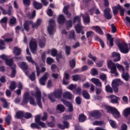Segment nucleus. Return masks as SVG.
Listing matches in <instances>:
<instances>
[{
	"label": "nucleus",
	"mask_w": 130,
	"mask_h": 130,
	"mask_svg": "<svg viewBox=\"0 0 130 130\" xmlns=\"http://www.w3.org/2000/svg\"><path fill=\"white\" fill-rule=\"evenodd\" d=\"M83 21L85 25H87V24L90 23V17H89L88 14H85V15L83 16Z\"/></svg>",
	"instance_id": "obj_31"
},
{
	"label": "nucleus",
	"mask_w": 130,
	"mask_h": 130,
	"mask_svg": "<svg viewBox=\"0 0 130 130\" xmlns=\"http://www.w3.org/2000/svg\"><path fill=\"white\" fill-rule=\"evenodd\" d=\"M69 39H75V30L71 31L69 35Z\"/></svg>",
	"instance_id": "obj_51"
},
{
	"label": "nucleus",
	"mask_w": 130,
	"mask_h": 130,
	"mask_svg": "<svg viewBox=\"0 0 130 130\" xmlns=\"http://www.w3.org/2000/svg\"><path fill=\"white\" fill-rule=\"evenodd\" d=\"M70 79V75L69 74L67 73H64V78L63 79V84L64 85H69V83L70 82L69 81H66L67 80H69Z\"/></svg>",
	"instance_id": "obj_25"
},
{
	"label": "nucleus",
	"mask_w": 130,
	"mask_h": 130,
	"mask_svg": "<svg viewBox=\"0 0 130 130\" xmlns=\"http://www.w3.org/2000/svg\"><path fill=\"white\" fill-rule=\"evenodd\" d=\"M64 22H66V18L63 15H59L58 18V23L60 24V25H62Z\"/></svg>",
	"instance_id": "obj_23"
},
{
	"label": "nucleus",
	"mask_w": 130,
	"mask_h": 130,
	"mask_svg": "<svg viewBox=\"0 0 130 130\" xmlns=\"http://www.w3.org/2000/svg\"><path fill=\"white\" fill-rule=\"evenodd\" d=\"M9 37H10V35L7 34L4 37H3V38L5 39V41H6V42H11L13 41V39L9 38Z\"/></svg>",
	"instance_id": "obj_38"
},
{
	"label": "nucleus",
	"mask_w": 130,
	"mask_h": 130,
	"mask_svg": "<svg viewBox=\"0 0 130 130\" xmlns=\"http://www.w3.org/2000/svg\"><path fill=\"white\" fill-rule=\"evenodd\" d=\"M19 66L20 67V68H21V69H22V70H23V71H24L25 75H26V76H27V75H28L29 73L26 71H27V70L28 69V65H27V63H26V62H22L19 63Z\"/></svg>",
	"instance_id": "obj_14"
},
{
	"label": "nucleus",
	"mask_w": 130,
	"mask_h": 130,
	"mask_svg": "<svg viewBox=\"0 0 130 130\" xmlns=\"http://www.w3.org/2000/svg\"><path fill=\"white\" fill-rule=\"evenodd\" d=\"M29 47L31 52L35 54L36 53V49L37 48V43L36 42V40H31L29 43Z\"/></svg>",
	"instance_id": "obj_11"
},
{
	"label": "nucleus",
	"mask_w": 130,
	"mask_h": 130,
	"mask_svg": "<svg viewBox=\"0 0 130 130\" xmlns=\"http://www.w3.org/2000/svg\"><path fill=\"white\" fill-rule=\"evenodd\" d=\"M106 110L109 113H111L113 116L115 118H119L120 117V114L119 112L115 108H112L110 106H106Z\"/></svg>",
	"instance_id": "obj_9"
},
{
	"label": "nucleus",
	"mask_w": 130,
	"mask_h": 130,
	"mask_svg": "<svg viewBox=\"0 0 130 130\" xmlns=\"http://www.w3.org/2000/svg\"><path fill=\"white\" fill-rule=\"evenodd\" d=\"M48 53H50L52 56H56V54H57V51L55 49L48 50Z\"/></svg>",
	"instance_id": "obj_33"
},
{
	"label": "nucleus",
	"mask_w": 130,
	"mask_h": 130,
	"mask_svg": "<svg viewBox=\"0 0 130 130\" xmlns=\"http://www.w3.org/2000/svg\"><path fill=\"white\" fill-rule=\"evenodd\" d=\"M98 38V40L100 42V43L101 46L102 47V48H104L105 44H104V42L103 41V40L99 39V38Z\"/></svg>",
	"instance_id": "obj_62"
},
{
	"label": "nucleus",
	"mask_w": 130,
	"mask_h": 130,
	"mask_svg": "<svg viewBox=\"0 0 130 130\" xmlns=\"http://www.w3.org/2000/svg\"><path fill=\"white\" fill-rule=\"evenodd\" d=\"M124 64L125 66L126 70L127 72H128V69H129L130 63L128 62L127 61H125L124 62Z\"/></svg>",
	"instance_id": "obj_60"
},
{
	"label": "nucleus",
	"mask_w": 130,
	"mask_h": 130,
	"mask_svg": "<svg viewBox=\"0 0 130 130\" xmlns=\"http://www.w3.org/2000/svg\"><path fill=\"white\" fill-rule=\"evenodd\" d=\"M45 38H43L42 40H40L39 45L41 47H44L45 46Z\"/></svg>",
	"instance_id": "obj_43"
},
{
	"label": "nucleus",
	"mask_w": 130,
	"mask_h": 130,
	"mask_svg": "<svg viewBox=\"0 0 130 130\" xmlns=\"http://www.w3.org/2000/svg\"><path fill=\"white\" fill-rule=\"evenodd\" d=\"M73 80L77 82V81H79V80H81V76L80 75H73L72 76Z\"/></svg>",
	"instance_id": "obj_48"
},
{
	"label": "nucleus",
	"mask_w": 130,
	"mask_h": 130,
	"mask_svg": "<svg viewBox=\"0 0 130 130\" xmlns=\"http://www.w3.org/2000/svg\"><path fill=\"white\" fill-rule=\"evenodd\" d=\"M109 98L111 99V103H117V102H118V100H119V98L117 97L115 95H110Z\"/></svg>",
	"instance_id": "obj_28"
},
{
	"label": "nucleus",
	"mask_w": 130,
	"mask_h": 130,
	"mask_svg": "<svg viewBox=\"0 0 130 130\" xmlns=\"http://www.w3.org/2000/svg\"><path fill=\"white\" fill-rule=\"evenodd\" d=\"M90 28H91L92 30L96 31V32H97V33H98L100 35H103V31H102V29H101V28L100 27L98 26H92L90 27Z\"/></svg>",
	"instance_id": "obj_20"
},
{
	"label": "nucleus",
	"mask_w": 130,
	"mask_h": 130,
	"mask_svg": "<svg viewBox=\"0 0 130 130\" xmlns=\"http://www.w3.org/2000/svg\"><path fill=\"white\" fill-rule=\"evenodd\" d=\"M70 66L72 69H74L76 66V60L72 59V60L70 61Z\"/></svg>",
	"instance_id": "obj_47"
},
{
	"label": "nucleus",
	"mask_w": 130,
	"mask_h": 130,
	"mask_svg": "<svg viewBox=\"0 0 130 130\" xmlns=\"http://www.w3.org/2000/svg\"><path fill=\"white\" fill-rule=\"evenodd\" d=\"M73 22L74 23H76V22H78V24L75 27L76 32L78 33V34L81 33L82 35H84L85 32L83 30L84 27H83V26L81 24V17H80V16H76L74 18Z\"/></svg>",
	"instance_id": "obj_5"
},
{
	"label": "nucleus",
	"mask_w": 130,
	"mask_h": 130,
	"mask_svg": "<svg viewBox=\"0 0 130 130\" xmlns=\"http://www.w3.org/2000/svg\"><path fill=\"white\" fill-rule=\"evenodd\" d=\"M104 122L101 121H95L93 122V125H102V124H104Z\"/></svg>",
	"instance_id": "obj_53"
},
{
	"label": "nucleus",
	"mask_w": 130,
	"mask_h": 130,
	"mask_svg": "<svg viewBox=\"0 0 130 130\" xmlns=\"http://www.w3.org/2000/svg\"><path fill=\"white\" fill-rule=\"evenodd\" d=\"M87 119V117L84 114L79 115V120L80 122H84Z\"/></svg>",
	"instance_id": "obj_40"
},
{
	"label": "nucleus",
	"mask_w": 130,
	"mask_h": 130,
	"mask_svg": "<svg viewBox=\"0 0 130 130\" xmlns=\"http://www.w3.org/2000/svg\"><path fill=\"white\" fill-rule=\"evenodd\" d=\"M42 20L40 19H37L36 23H33V21L31 20H26L23 24V27L25 31H29L30 30V25H31V27L33 29H37L40 24H41Z\"/></svg>",
	"instance_id": "obj_4"
},
{
	"label": "nucleus",
	"mask_w": 130,
	"mask_h": 130,
	"mask_svg": "<svg viewBox=\"0 0 130 130\" xmlns=\"http://www.w3.org/2000/svg\"><path fill=\"white\" fill-rule=\"evenodd\" d=\"M6 46H5V42L2 40H0V50L5 49Z\"/></svg>",
	"instance_id": "obj_50"
},
{
	"label": "nucleus",
	"mask_w": 130,
	"mask_h": 130,
	"mask_svg": "<svg viewBox=\"0 0 130 130\" xmlns=\"http://www.w3.org/2000/svg\"><path fill=\"white\" fill-rule=\"evenodd\" d=\"M104 16L107 20H110L112 18V16L110 14V9L107 8L104 10Z\"/></svg>",
	"instance_id": "obj_16"
},
{
	"label": "nucleus",
	"mask_w": 130,
	"mask_h": 130,
	"mask_svg": "<svg viewBox=\"0 0 130 130\" xmlns=\"http://www.w3.org/2000/svg\"><path fill=\"white\" fill-rule=\"evenodd\" d=\"M62 94V91L60 89H57L55 90L53 93H51L48 95V98L51 101V102H55V99L57 98L59 99L61 97Z\"/></svg>",
	"instance_id": "obj_6"
},
{
	"label": "nucleus",
	"mask_w": 130,
	"mask_h": 130,
	"mask_svg": "<svg viewBox=\"0 0 130 130\" xmlns=\"http://www.w3.org/2000/svg\"><path fill=\"white\" fill-rule=\"evenodd\" d=\"M1 101H2V102H3V103H4L3 107H4V108H9L10 104L8 103V102H7V101H6V99H5L4 98H2Z\"/></svg>",
	"instance_id": "obj_41"
},
{
	"label": "nucleus",
	"mask_w": 130,
	"mask_h": 130,
	"mask_svg": "<svg viewBox=\"0 0 130 130\" xmlns=\"http://www.w3.org/2000/svg\"><path fill=\"white\" fill-rule=\"evenodd\" d=\"M29 78L31 81H35V73L32 72V74L29 76Z\"/></svg>",
	"instance_id": "obj_59"
},
{
	"label": "nucleus",
	"mask_w": 130,
	"mask_h": 130,
	"mask_svg": "<svg viewBox=\"0 0 130 130\" xmlns=\"http://www.w3.org/2000/svg\"><path fill=\"white\" fill-rule=\"evenodd\" d=\"M0 11H2L3 15H7L8 14L9 16H11L13 14V8L12 6L9 7L8 11L7 12V11L5 10L3 7L0 6Z\"/></svg>",
	"instance_id": "obj_13"
},
{
	"label": "nucleus",
	"mask_w": 130,
	"mask_h": 130,
	"mask_svg": "<svg viewBox=\"0 0 130 130\" xmlns=\"http://www.w3.org/2000/svg\"><path fill=\"white\" fill-rule=\"evenodd\" d=\"M30 126L32 128H37L38 129H40V127L39 126V125L35 123H33L30 125Z\"/></svg>",
	"instance_id": "obj_52"
},
{
	"label": "nucleus",
	"mask_w": 130,
	"mask_h": 130,
	"mask_svg": "<svg viewBox=\"0 0 130 130\" xmlns=\"http://www.w3.org/2000/svg\"><path fill=\"white\" fill-rule=\"evenodd\" d=\"M62 102L63 104L66 105V106L69 108V111H70V112H72V111L74 110V109L73 108V104H72V103L64 100H63Z\"/></svg>",
	"instance_id": "obj_18"
},
{
	"label": "nucleus",
	"mask_w": 130,
	"mask_h": 130,
	"mask_svg": "<svg viewBox=\"0 0 130 130\" xmlns=\"http://www.w3.org/2000/svg\"><path fill=\"white\" fill-rule=\"evenodd\" d=\"M66 52L68 55H69V54H70V53H71V47H69L68 46H67L66 47Z\"/></svg>",
	"instance_id": "obj_61"
},
{
	"label": "nucleus",
	"mask_w": 130,
	"mask_h": 130,
	"mask_svg": "<svg viewBox=\"0 0 130 130\" xmlns=\"http://www.w3.org/2000/svg\"><path fill=\"white\" fill-rule=\"evenodd\" d=\"M54 61V60L52 58L48 57L47 58V63H48V64H51V63H52Z\"/></svg>",
	"instance_id": "obj_55"
},
{
	"label": "nucleus",
	"mask_w": 130,
	"mask_h": 130,
	"mask_svg": "<svg viewBox=\"0 0 130 130\" xmlns=\"http://www.w3.org/2000/svg\"><path fill=\"white\" fill-rule=\"evenodd\" d=\"M26 59L28 61V62H31V63H32V64H35L36 66V69L37 71V77H39L40 76V74L42 72H45L46 69L45 68H42L41 71H40V69H39V67H38V65H37V63L33 60V59H32V57L31 56H27Z\"/></svg>",
	"instance_id": "obj_7"
},
{
	"label": "nucleus",
	"mask_w": 130,
	"mask_h": 130,
	"mask_svg": "<svg viewBox=\"0 0 130 130\" xmlns=\"http://www.w3.org/2000/svg\"><path fill=\"white\" fill-rule=\"evenodd\" d=\"M41 115H37L35 117V122L42 127H46V125L43 122L40 121Z\"/></svg>",
	"instance_id": "obj_12"
},
{
	"label": "nucleus",
	"mask_w": 130,
	"mask_h": 130,
	"mask_svg": "<svg viewBox=\"0 0 130 130\" xmlns=\"http://www.w3.org/2000/svg\"><path fill=\"white\" fill-rule=\"evenodd\" d=\"M90 115H91L92 117L96 118V119H98L101 116V114L99 111H94L90 113Z\"/></svg>",
	"instance_id": "obj_19"
},
{
	"label": "nucleus",
	"mask_w": 130,
	"mask_h": 130,
	"mask_svg": "<svg viewBox=\"0 0 130 130\" xmlns=\"http://www.w3.org/2000/svg\"><path fill=\"white\" fill-rule=\"evenodd\" d=\"M105 89L106 92H109V93H112L113 92L112 88H111V87H110V86L109 85H106Z\"/></svg>",
	"instance_id": "obj_49"
},
{
	"label": "nucleus",
	"mask_w": 130,
	"mask_h": 130,
	"mask_svg": "<svg viewBox=\"0 0 130 130\" xmlns=\"http://www.w3.org/2000/svg\"><path fill=\"white\" fill-rule=\"evenodd\" d=\"M11 120H12V117L11 116V115H9L5 118V121H6V123H7V124L10 125Z\"/></svg>",
	"instance_id": "obj_46"
},
{
	"label": "nucleus",
	"mask_w": 130,
	"mask_h": 130,
	"mask_svg": "<svg viewBox=\"0 0 130 130\" xmlns=\"http://www.w3.org/2000/svg\"><path fill=\"white\" fill-rule=\"evenodd\" d=\"M82 101V99H81V98L78 96L76 99V103L77 104H78V105H80L81 104Z\"/></svg>",
	"instance_id": "obj_63"
},
{
	"label": "nucleus",
	"mask_w": 130,
	"mask_h": 130,
	"mask_svg": "<svg viewBox=\"0 0 130 130\" xmlns=\"http://www.w3.org/2000/svg\"><path fill=\"white\" fill-rule=\"evenodd\" d=\"M82 95L85 99H90V94L88 93L87 90H83L82 91Z\"/></svg>",
	"instance_id": "obj_34"
},
{
	"label": "nucleus",
	"mask_w": 130,
	"mask_h": 130,
	"mask_svg": "<svg viewBox=\"0 0 130 130\" xmlns=\"http://www.w3.org/2000/svg\"><path fill=\"white\" fill-rule=\"evenodd\" d=\"M112 56V57H116L114 59V61H119L120 60V54L117 52H113Z\"/></svg>",
	"instance_id": "obj_22"
},
{
	"label": "nucleus",
	"mask_w": 130,
	"mask_h": 130,
	"mask_svg": "<svg viewBox=\"0 0 130 130\" xmlns=\"http://www.w3.org/2000/svg\"><path fill=\"white\" fill-rule=\"evenodd\" d=\"M67 29L69 30V28H71L72 27V20H69L67 22Z\"/></svg>",
	"instance_id": "obj_64"
},
{
	"label": "nucleus",
	"mask_w": 130,
	"mask_h": 130,
	"mask_svg": "<svg viewBox=\"0 0 130 130\" xmlns=\"http://www.w3.org/2000/svg\"><path fill=\"white\" fill-rule=\"evenodd\" d=\"M9 88L11 91H14L16 89V82L15 81L11 82Z\"/></svg>",
	"instance_id": "obj_44"
},
{
	"label": "nucleus",
	"mask_w": 130,
	"mask_h": 130,
	"mask_svg": "<svg viewBox=\"0 0 130 130\" xmlns=\"http://www.w3.org/2000/svg\"><path fill=\"white\" fill-rule=\"evenodd\" d=\"M63 123L64 124V126L60 124H58V127L60 129H64L65 128H69L70 125L69 124V123H68V122L63 121Z\"/></svg>",
	"instance_id": "obj_21"
},
{
	"label": "nucleus",
	"mask_w": 130,
	"mask_h": 130,
	"mask_svg": "<svg viewBox=\"0 0 130 130\" xmlns=\"http://www.w3.org/2000/svg\"><path fill=\"white\" fill-rule=\"evenodd\" d=\"M31 95V96H30ZM36 98L37 103L35 102L34 98ZM29 102L31 105L36 106L38 105L40 108H42V103L41 102V92L39 90L35 93L34 91H32L29 94L28 92H25L23 96V104H27Z\"/></svg>",
	"instance_id": "obj_1"
},
{
	"label": "nucleus",
	"mask_w": 130,
	"mask_h": 130,
	"mask_svg": "<svg viewBox=\"0 0 130 130\" xmlns=\"http://www.w3.org/2000/svg\"><path fill=\"white\" fill-rule=\"evenodd\" d=\"M22 50H21V49L18 48L17 47H14L13 49V53L15 54V55H20L21 54Z\"/></svg>",
	"instance_id": "obj_29"
},
{
	"label": "nucleus",
	"mask_w": 130,
	"mask_h": 130,
	"mask_svg": "<svg viewBox=\"0 0 130 130\" xmlns=\"http://www.w3.org/2000/svg\"><path fill=\"white\" fill-rule=\"evenodd\" d=\"M57 110H59L60 112H64V110H66L64 106L62 105H58L57 106Z\"/></svg>",
	"instance_id": "obj_36"
},
{
	"label": "nucleus",
	"mask_w": 130,
	"mask_h": 130,
	"mask_svg": "<svg viewBox=\"0 0 130 130\" xmlns=\"http://www.w3.org/2000/svg\"><path fill=\"white\" fill-rule=\"evenodd\" d=\"M91 74L92 76L98 75V71L95 68H93L91 71Z\"/></svg>",
	"instance_id": "obj_54"
},
{
	"label": "nucleus",
	"mask_w": 130,
	"mask_h": 130,
	"mask_svg": "<svg viewBox=\"0 0 130 130\" xmlns=\"http://www.w3.org/2000/svg\"><path fill=\"white\" fill-rule=\"evenodd\" d=\"M107 39L109 41L110 46H112L113 45V38L110 34H108Z\"/></svg>",
	"instance_id": "obj_39"
},
{
	"label": "nucleus",
	"mask_w": 130,
	"mask_h": 130,
	"mask_svg": "<svg viewBox=\"0 0 130 130\" xmlns=\"http://www.w3.org/2000/svg\"><path fill=\"white\" fill-rule=\"evenodd\" d=\"M117 45L122 53H127L128 52V47L125 42L119 43Z\"/></svg>",
	"instance_id": "obj_10"
},
{
	"label": "nucleus",
	"mask_w": 130,
	"mask_h": 130,
	"mask_svg": "<svg viewBox=\"0 0 130 130\" xmlns=\"http://www.w3.org/2000/svg\"><path fill=\"white\" fill-rule=\"evenodd\" d=\"M0 58H1V59H3V60H5L7 66H8V67H12V66H13L14 69H12L11 77L15 78V76H16V69H16V64H14L13 59H8V56L5 55H1Z\"/></svg>",
	"instance_id": "obj_3"
},
{
	"label": "nucleus",
	"mask_w": 130,
	"mask_h": 130,
	"mask_svg": "<svg viewBox=\"0 0 130 130\" xmlns=\"http://www.w3.org/2000/svg\"><path fill=\"white\" fill-rule=\"evenodd\" d=\"M121 84H122V81H121L119 79H116L113 80L112 82V87H118V86H119V85H121Z\"/></svg>",
	"instance_id": "obj_17"
},
{
	"label": "nucleus",
	"mask_w": 130,
	"mask_h": 130,
	"mask_svg": "<svg viewBox=\"0 0 130 130\" xmlns=\"http://www.w3.org/2000/svg\"><path fill=\"white\" fill-rule=\"evenodd\" d=\"M34 7L36 10H40V9H42V4L37 2H34Z\"/></svg>",
	"instance_id": "obj_32"
},
{
	"label": "nucleus",
	"mask_w": 130,
	"mask_h": 130,
	"mask_svg": "<svg viewBox=\"0 0 130 130\" xmlns=\"http://www.w3.org/2000/svg\"><path fill=\"white\" fill-rule=\"evenodd\" d=\"M123 113L125 117L128 116L130 114V108H127L124 110Z\"/></svg>",
	"instance_id": "obj_42"
},
{
	"label": "nucleus",
	"mask_w": 130,
	"mask_h": 130,
	"mask_svg": "<svg viewBox=\"0 0 130 130\" xmlns=\"http://www.w3.org/2000/svg\"><path fill=\"white\" fill-rule=\"evenodd\" d=\"M49 76L48 73H45L43 77L40 79L39 82L41 85H42V86H45V82H46Z\"/></svg>",
	"instance_id": "obj_15"
},
{
	"label": "nucleus",
	"mask_w": 130,
	"mask_h": 130,
	"mask_svg": "<svg viewBox=\"0 0 130 130\" xmlns=\"http://www.w3.org/2000/svg\"><path fill=\"white\" fill-rule=\"evenodd\" d=\"M7 22H8V17H4L0 21V23L2 24L4 29H6V27H7Z\"/></svg>",
	"instance_id": "obj_24"
},
{
	"label": "nucleus",
	"mask_w": 130,
	"mask_h": 130,
	"mask_svg": "<svg viewBox=\"0 0 130 130\" xmlns=\"http://www.w3.org/2000/svg\"><path fill=\"white\" fill-rule=\"evenodd\" d=\"M113 15L115 16L118 13V10H120V6L118 5L117 6L112 7Z\"/></svg>",
	"instance_id": "obj_30"
},
{
	"label": "nucleus",
	"mask_w": 130,
	"mask_h": 130,
	"mask_svg": "<svg viewBox=\"0 0 130 130\" xmlns=\"http://www.w3.org/2000/svg\"><path fill=\"white\" fill-rule=\"evenodd\" d=\"M63 98H67V99H73L74 98V96H73V94L69 91L65 92L63 94Z\"/></svg>",
	"instance_id": "obj_26"
},
{
	"label": "nucleus",
	"mask_w": 130,
	"mask_h": 130,
	"mask_svg": "<svg viewBox=\"0 0 130 130\" xmlns=\"http://www.w3.org/2000/svg\"><path fill=\"white\" fill-rule=\"evenodd\" d=\"M109 122L112 127H113V128H117V124H116V122H115L114 121L112 120H110Z\"/></svg>",
	"instance_id": "obj_45"
},
{
	"label": "nucleus",
	"mask_w": 130,
	"mask_h": 130,
	"mask_svg": "<svg viewBox=\"0 0 130 130\" xmlns=\"http://www.w3.org/2000/svg\"><path fill=\"white\" fill-rule=\"evenodd\" d=\"M68 9L69 6H65L63 9V12L64 13V14L67 15L68 18H69V17L71 16V13H69V11L68 10Z\"/></svg>",
	"instance_id": "obj_37"
},
{
	"label": "nucleus",
	"mask_w": 130,
	"mask_h": 130,
	"mask_svg": "<svg viewBox=\"0 0 130 130\" xmlns=\"http://www.w3.org/2000/svg\"><path fill=\"white\" fill-rule=\"evenodd\" d=\"M35 16H36V11L34 10L32 14H30L28 15V18L29 19H33V18H35Z\"/></svg>",
	"instance_id": "obj_56"
},
{
	"label": "nucleus",
	"mask_w": 130,
	"mask_h": 130,
	"mask_svg": "<svg viewBox=\"0 0 130 130\" xmlns=\"http://www.w3.org/2000/svg\"><path fill=\"white\" fill-rule=\"evenodd\" d=\"M23 116H24V112L22 111H18L16 113L15 118H21V117H23Z\"/></svg>",
	"instance_id": "obj_35"
},
{
	"label": "nucleus",
	"mask_w": 130,
	"mask_h": 130,
	"mask_svg": "<svg viewBox=\"0 0 130 130\" xmlns=\"http://www.w3.org/2000/svg\"><path fill=\"white\" fill-rule=\"evenodd\" d=\"M74 93H76V94H77L78 95H81V94H82V89H81V87L77 88L75 91H74Z\"/></svg>",
	"instance_id": "obj_57"
},
{
	"label": "nucleus",
	"mask_w": 130,
	"mask_h": 130,
	"mask_svg": "<svg viewBox=\"0 0 130 130\" xmlns=\"http://www.w3.org/2000/svg\"><path fill=\"white\" fill-rule=\"evenodd\" d=\"M107 66L109 70H111V74H114L116 77L118 76V73L117 72V70H116V68H117L118 71L119 72H122V74L121 77L122 78L125 80V81H128L130 79L129 75L128 73H124V68L123 66L120 64L118 63H114L112 61L109 60L107 61Z\"/></svg>",
	"instance_id": "obj_2"
},
{
	"label": "nucleus",
	"mask_w": 130,
	"mask_h": 130,
	"mask_svg": "<svg viewBox=\"0 0 130 130\" xmlns=\"http://www.w3.org/2000/svg\"><path fill=\"white\" fill-rule=\"evenodd\" d=\"M24 116L25 118H26L28 119L29 118H32V114H31L30 113H26L24 115Z\"/></svg>",
	"instance_id": "obj_58"
},
{
	"label": "nucleus",
	"mask_w": 130,
	"mask_h": 130,
	"mask_svg": "<svg viewBox=\"0 0 130 130\" xmlns=\"http://www.w3.org/2000/svg\"><path fill=\"white\" fill-rule=\"evenodd\" d=\"M91 82L96 85V86H98L99 87H102V84L98 79L92 78Z\"/></svg>",
	"instance_id": "obj_27"
},
{
	"label": "nucleus",
	"mask_w": 130,
	"mask_h": 130,
	"mask_svg": "<svg viewBox=\"0 0 130 130\" xmlns=\"http://www.w3.org/2000/svg\"><path fill=\"white\" fill-rule=\"evenodd\" d=\"M55 22L53 19H50L49 21V25L48 26V31L50 36L55 33Z\"/></svg>",
	"instance_id": "obj_8"
}]
</instances>
